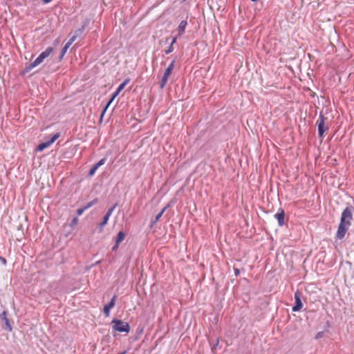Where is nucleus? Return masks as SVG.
Listing matches in <instances>:
<instances>
[{
  "mask_svg": "<svg viewBox=\"0 0 354 354\" xmlns=\"http://www.w3.org/2000/svg\"><path fill=\"white\" fill-rule=\"evenodd\" d=\"M353 212L354 207L351 205L347 206L342 212L336 232V239H342L344 238L348 228L351 225V221L353 219Z\"/></svg>",
  "mask_w": 354,
  "mask_h": 354,
  "instance_id": "f257e3e1",
  "label": "nucleus"
},
{
  "mask_svg": "<svg viewBox=\"0 0 354 354\" xmlns=\"http://www.w3.org/2000/svg\"><path fill=\"white\" fill-rule=\"evenodd\" d=\"M53 51V47H48L46 48L44 51L41 53L32 62L31 64L26 66L24 70V73H28L33 68L37 66L41 63L43 62V61L47 58Z\"/></svg>",
  "mask_w": 354,
  "mask_h": 354,
  "instance_id": "f03ea898",
  "label": "nucleus"
},
{
  "mask_svg": "<svg viewBox=\"0 0 354 354\" xmlns=\"http://www.w3.org/2000/svg\"><path fill=\"white\" fill-rule=\"evenodd\" d=\"M111 323L113 324V329L117 332L129 333L130 331V326L127 322L121 319H113Z\"/></svg>",
  "mask_w": 354,
  "mask_h": 354,
  "instance_id": "7ed1b4c3",
  "label": "nucleus"
},
{
  "mask_svg": "<svg viewBox=\"0 0 354 354\" xmlns=\"http://www.w3.org/2000/svg\"><path fill=\"white\" fill-rule=\"evenodd\" d=\"M327 118L324 117L322 113L319 115V118L317 121L318 136L319 138H322L325 132L329 129L328 124H325V120Z\"/></svg>",
  "mask_w": 354,
  "mask_h": 354,
  "instance_id": "20e7f679",
  "label": "nucleus"
},
{
  "mask_svg": "<svg viewBox=\"0 0 354 354\" xmlns=\"http://www.w3.org/2000/svg\"><path fill=\"white\" fill-rule=\"evenodd\" d=\"M175 63H176V58L171 61V62L169 64V65L165 69L164 74L162 77V79L160 82V87L161 88H163L165 87V84H167L168 78H169V75L171 74L172 71L174 70Z\"/></svg>",
  "mask_w": 354,
  "mask_h": 354,
  "instance_id": "39448f33",
  "label": "nucleus"
},
{
  "mask_svg": "<svg viewBox=\"0 0 354 354\" xmlns=\"http://www.w3.org/2000/svg\"><path fill=\"white\" fill-rule=\"evenodd\" d=\"M301 294L299 290H297L294 294L295 305L292 308L293 312H298L301 310L303 307V303L301 299Z\"/></svg>",
  "mask_w": 354,
  "mask_h": 354,
  "instance_id": "423d86ee",
  "label": "nucleus"
},
{
  "mask_svg": "<svg viewBox=\"0 0 354 354\" xmlns=\"http://www.w3.org/2000/svg\"><path fill=\"white\" fill-rule=\"evenodd\" d=\"M116 298V295H113L109 303L104 306L103 312L106 317L109 316L111 309L115 305Z\"/></svg>",
  "mask_w": 354,
  "mask_h": 354,
  "instance_id": "0eeeda50",
  "label": "nucleus"
},
{
  "mask_svg": "<svg viewBox=\"0 0 354 354\" xmlns=\"http://www.w3.org/2000/svg\"><path fill=\"white\" fill-rule=\"evenodd\" d=\"M106 161V158H103L101 160H100L97 163H95L94 165L92 166V167L88 171V176H93L95 173L96 172L97 169L101 167L102 165H104Z\"/></svg>",
  "mask_w": 354,
  "mask_h": 354,
  "instance_id": "6e6552de",
  "label": "nucleus"
},
{
  "mask_svg": "<svg viewBox=\"0 0 354 354\" xmlns=\"http://www.w3.org/2000/svg\"><path fill=\"white\" fill-rule=\"evenodd\" d=\"M274 218L277 220L278 225L283 226L285 224V212L282 208H279L277 212L274 214Z\"/></svg>",
  "mask_w": 354,
  "mask_h": 354,
  "instance_id": "1a4fd4ad",
  "label": "nucleus"
},
{
  "mask_svg": "<svg viewBox=\"0 0 354 354\" xmlns=\"http://www.w3.org/2000/svg\"><path fill=\"white\" fill-rule=\"evenodd\" d=\"M0 317L5 324L6 329L9 332L11 331L12 330V327L10 323L9 319L7 318V312L6 310H3L2 313L0 315Z\"/></svg>",
  "mask_w": 354,
  "mask_h": 354,
  "instance_id": "9d476101",
  "label": "nucleus"
},
{
  "mask_svg": "<svg viewBox=\"0 0 354 354\" xmlns=\"http://www.w3.org/2000/svg\"><path fill=\"white\" fill-rule=\"evenodd\" d=\"M130 79L126 78L117 88V89L112 93L114 97H117L119 93L124 89L125 86L129 82Z\"/></svg>",
  "mask_w": 354,
  "mask_h": 354,
  "instance_id": "9b49d317",
  "label": "nucleus"
},
{
  "mask_svg": "<svg viewBox=\"0 0 354 354\" xmlns=\"http://www.w3.org/2000/svg\"><path fill=\"white\" fill-rule=\"evenodd\" d=\"M187 26V20H183L180 22V24L178 26V29H177L178 37L182 36L185 33Z\"/></svg>",
  "mask_w": 354,
  "mask_h": 354,
  "instance_id": "f8f14e48",
  "label": "nucleus"
},
{
  "mask_svg": "<svg viewBox=\"0 0 354 354\" xmlns=\"http://www.w3.org/2000/svg\"><path fill=\"white\" fill-rule=\"evenodd\" d=\"M109 220V218H107L106 216H103L102 221L100 223V224L98 225L99 232H102L103 231V229H104V226L107 224Z\"/></svg>",
  "mask_w": 354,
  "mask_h": 354,
  "instance_id": "ddd939ff",
  "label": "nucleus"
},
{
  "mask_svg": "<svg viewBox=\"0 0 354 354\" xmlns=\"http://www.w3.org/2000/svg\"><path fill=\"white\" fill-rule=\"evenodd\" d=\"M49 146H50L49 145V143L47 142V141H45V142H41L40 144H39L37 146V148H36V150L37 151H44L45 149H46L47 147H48Z\"/></svg>",
  "mask_w": 354,
  "mask_h": 354,
  "instance_id": "4468645a",
  "label": "nucleus"
},
{
  "mask_svg": "<svg viewBox=\"0 0 354 354\" xmlns=\"http://www.w3.org/2000/svg\"><path fill=\"white\" fill-rule=\"evenodd\" d=\"M90 22V20L89 19H86L84 22H83V24L81 27V28L78 29L77 31H76V34L77 35H81L82 34V32H84V30H85L86 27L88 25Z\"/></svg>",
  "mask_w": 354,
  "mask_h": 354,
  "instance_id": "2eb2a0df",
  "label": "nucleus"
},
{
  "mask_svg": "<svg viewBox=\"0 0 354 354\" xmlns=\"http://www.w3.org/2000/svg\"><path fill=\"white\" fill-rule=\"evenodd\" d=\"M125 237V233L123 231H120L116 236L115 242H117L118 244H120Z\"/></svg>",
  "mask_w": 354,
  "mask_h": 354,
  "instance_id": "dca6fc26",
  "label": "nucleus"
},
{
  "mask_svg": "<svg viewBox=\"0 0 354 354\" xmlns=\"http://www.w3.org/2000/svg\"><path fill=\"white\" fill-rule=\"evenodd\" d=\"M60 137V133L57 132L55 133L47 142L49 143L50 145H51L53 143H54Z\"/></svg>",
  "mask_w": 354,
  "mask_h": 354,
  "instance_id": "f3484780",
  "label": "nucleus"
},
{
  "mask_svg": "<svg viewBox=\"0 0 354 354\" xmlns=\"http://www.w3.org/2000/svg\"><path fill=\"white\" fill-rule=\"evenodd\" d=\"M98 201V199L97 198H94L93 200H92L91 201L87 203L84 206H83L84 207V209L86 210L88 209H89L90 207H91L92 206H93L94 205H95Z\"/></svg>",
  "mask_w": 354,
  "mask_h": 354,
  "instance_id": "a211bd4d",
  "label": "nucleus"
},
{
  "mask_svg": "<svg viewBox=\"0 0 354 354\" xmlns=\"http://www.w3.org/2000/svg\"><path fill=\"white\" fill-rule=\"evenodd\" d=\"M162 215L159 212L153 219L151 221L150 228H152L154 225L160 220Z\"/></svg>",
  "mask_w": 354,
  "mask_h": 354,
  "instance_id": "6ab92c4d",
  "label": "nucleus"
},
{
  "mask_svg": "<svg viewBox=\"0 0 354 354\" xmlns=\"http://www.w3.org/2000/svg\"><path fill=\"white\" fill-rule=\"evenodd\" d=\"M117 206V204H115L114 205H113L111 207H110L107 212H106V214H104L105 216H106L107 218H110V216H111L113 210L115 209V207Z\"/></svg>",
  "mask_w": 354,
  "mask_h": 354,
  "instance_id": "aec40b11",
  "label": "nucleus"
},
{
  "mask_svg": "<svg viewBox=\"0 0 354 354\" xmlns=\"http://www.w3.org/2000/svg\"><path fill=\"white\" fill-rule=\"evenodd\" d=\"M78 221H79V219H78L77 216L73 218V219L71 220V221L70 223V227L72 229H73L75 227V226L77 224Z\"/></svg>",
  "mask_w": 354,
  "mask_h": 354,
  "instance_id": "412c9836",
  "label": "nucleus"
},
{
  "mask_svg": "<svg viewBox=\"0 0 354 354\" xmlns=\"http://www.w3.org/2000/svg\"><path fill=\"white\" fill-rule=\"evenodd\" d=\"M80 35H77L76 34V35H74L68 41V42L66 44V45H68V46H71L72 45V44L75 41L76 38L77 36H80Z\"/></svg>",
  "mask_w": 354,
  "mask_h": 354,
  "instance_id": "4be33fe9",
  "label": "nucleus"
},
{
  "mask_svg": "<svg viewBox=\"0 0 354 354\" xmlns=\"http://www.w3.org/2000/svg\"><path fill=\"white\" fill-rule=\"evenodd\" d=\"M324 336V331H319V332H318L316 334V335L315 337V339H319L322 338Z\"/></svg>",
  "mask_w": 354,
  "mask_h": 354,
  "instance_id": "5701e85b",
  "label": "nucleus"
},
{
  "mask_svg": "<svg viewBox=\"0 0 354 354\" xmlns=\"http://www.w3.org/2000/svg\"><path fill=\"white\" fill-rule=\"evenodd\" d=\"M84 211H86V209H84V207L77 209L76 212L77 216H81L84 212Z\"/></svg>",
  "mask_w": 354,
  "mask_h": 354,
  "instance_id": "b1692460",
  "label": "nucleus"
},
{
  "mask_svg": "<svg viewBox=\"0 0 354 354\" xmlns=\"http://www.w3.org/2000/svg\"><path fill=\"white\" fill-rule=\"evenodd\" d=\"M70 48L68 45L65 44L64 46L62 48L61 53L62 54V56H64L66 53L68 49Z\"/></svg>",
  "mask_w": 354,
  "mask_h": 354,
  "instance_id": "393cba45",
  "label": "nucleus"
},
{
  "mask_svg": "<svg viewBox=\"0 0 354 354\" xmlns=\"http://www.w3.org/2000/svg\"><path fill=\"white\" fill-rule=\"evenodd\" d=\"M174 50V47L172 46H170L167 48V50H165V53L166 55H168L169 53H171V52H173Z\"/></svg>",
  "mask_w": 354,
  "mask_h": 354,
  "instance_id": "a878e982",
  "label": "nucleus"
},
{
  "mask_svg": "<svg viewBox=\"0 0 354 354\" xmlns=\"http://www.w3.org/2000/svg\"><path fill=\"white\" fill-rule=\"evenodd\" d=\"M171 205L170 203H168L166 206H165L162 209L160 212V213L163 215V214L165 213V212L170 207Z\"/></svg>",
  "mask_w": 354,
  "mask_h": 354,
  "instance_id": "bb28decb",
  "label": "nucleus"
},
{
  "mask_svg": "<svg viewBox=\"0 0 354 354\" xmlns=\"http://www.w3.org/2000/svg\"><path fill=\"white\" fill-rule=\"evenodd\" d=\"M106 110H107V109H106V108H104V109H103V110H102V113H101V114H100V121L102 120V118H103V117H104V114H105V113H106Z\"/></svg>",
  "mask_w": 354,
  "mask_h": 354,
  "instance_id": "cd10ccee",
  "label": "nucleus"
},
{
  "mask_svg": "<svg viewBox=\"0 0 354 354\" xmlns=\"http://www.w3.org/2000/svg\"><path fill=\"white\" fill-rule=\"evenodd\" d=\"M119 245L115 242V245L112 247V251L115 252L118 249Z\"/></svg>",
  "mask_w": 354,
  "mask_h": 354,
  "instance_id": "c85d7f7f",
  "label": "nucleus"
},
{
  "mask_svg": "<svg viewBox=\"0 0 354 354\" xmlns=\"http://www.w3.org/2000/svg\"><path fill=\"white\" fill-rule=\"evenodd\" d=\"M234 275H235L236 277H238V276L240 274V270H239V269H238V268H234Z\"/></svg>",
  "mask_w": 354,
  "mask_h": 354,
  "instance_id": "c756f323",
  "label": "nucleus"
},
{
  "mask_svg": "<svg viewBox=\"0 0 354 354\" xmlns=\"http://www.w3.org/2000/svg\"><path fill=\"white\" fill-rule=\"evenodd\" d=\"M0 261H1L3 265H6V262H7V261H6V259L4 257H1V256H0Z\"/></svg>",
  "mask_w": 354,
  "mask_h": 354,
  "instance_id": "7c9ffc66",
  "label": "nucleus"
},
{
  "mask_svg": "<svg viewBox=\"0 0 354 354\" xmlns=\"http://www.w3.org/2000/svg\"><path fill=\"white\" fill-rule=\"evenodd\" d=\"M178 37V36H177V37H174L172 39V41H171V44H170V46H174V44L176 42V40H177V37Z\"/></svg>",
  "mask_w": 354,
  "mask_h": 354,
  "instance_id": "2f4dec72",
  "label": "nucleus"
},
{
  "mask_svg": "<svg viewBox=\"0 0 354 354\" xmlns=\"http://www.w3.org/2000/svg\"><path fill=\"white\" fill-rule=\"evenodd\" d=\"M52 1L53 0H42V2H43L44 4H48V3H49Z\"/></svg>",
  "mask_w": 354,
  "mask_h": 354,
  "instance_id": "473e14b6",
  "label": "nucleus"
},
{
  "mask_svg": "<svg viewBox=\"0 0 354 354\" xmlns=\"http://www.w3.org/2000/svg\"><path fill=\"white\" fill-rule=\"evenodd\" d=\"M115 97H114V96H113V94H112V95H111V98L109 99V101H110V102H111V103H112V102H113V100H115Z\"/></svg>",
  "mask_w": 354,
  "mask_h": 354,
  "instance_id": "72a5a7b5",
  "label": "nucleus"
},
{
  "mask_svg": "<svg viewBox=\"0 0 354 354\" xmlns=\"http://www.w3.org/2000/svg\"><path fill=\"white\" fill-rule=\"evenodd\" d=\"M111 102L110 101H108L106 104L105 105V106L104 108H106V109L109 108V106L111 105Z\"/></svg>",
  "mask_w": 354,
  "mask_h": 354,
  "instance_id": "f704fd0d",
  "label": "nucleus"
},
{
  "mask_svg": "<svg viewBox=\"0 0 354 354\" xmlns=\"http://www.w3.org/2000/svg\"><path fill=\"white\" fill-rule=\"evenodd\" d=\"M63 57H64V56H62V53H60V55H59V59L61 60V59H62Z\"/></svg>",
  "mask_w": 354,
  "mask_h": 354,
  "instance_id": "c9c22d12",
  "label": "nucleus"
},
{
  "mask_svg": "<svg viewBox=\"0 0 354 354\" xmlns=\"http://www.w3.org/2000/svg\"><path fill=\"white\" fill-rule=\"evenodd\" d=\"M126 353H127L126 351H124V352H122V353H118V354H126Z\"/></svg>",
  "mask_w": 354,
  "mask_h": 354,
  "instance_id": "e433bc0d",
  "label": "nucleus"
},
{
  "mask_svg": "<svg viewBox=\"0 0 354 354\" xmlns=\"http://www.w3.org/2000/svg\"><path fill=\"white\" fill-rule=\"evenodd\" d=\"M252 2H257L258 0H250Z\"/></svg>",
  "mask_w": 354,
  "mask_h": 354,
  "instance_id": "4c0bfd02",
  "label": "nucleus"
}]
</instances>
